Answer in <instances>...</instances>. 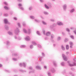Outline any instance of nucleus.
Here are the masks:
<instances>
[{"label": "nucleus", "instance_id": "1", "mask_svg": "<svg viewBox=\"0 0 76 76\" xmlns=\"http://www.w3.org/2000/svg\"><path fill=\"white\" fill-rule=\"evenodd\" d=\"M16 35H18L20 32L19 29L18 28H16L14 31Z\"/></svg>", "mask_w": 76, "mask_h": 76}, {"label": "nucleus", "instance_id": "2", "mask_svg": "<svg viewBox=\"0 0 76 76\" xmlns=\"http://www.w3.org/2000/svg\"><path fill=\"white\" fill-rule=\"evenodd\" d=\"M67 62L69 64V66H76V64L75 62H74L73 64H72L70 63V61H68Z\"/></svg>", "mask_w": 76, "mask_h": 76}, {"label": "nucleus", "instance_id": "3", "mask_svg": "<svg viewBox=\"0 0 76 76\" xmlns=\"http://www.w3.org/2000/svg\"><path fill=\"white\" fill-rule=\"evenodd\" d=\"M62 57H63V59L65 61H67V57L64 54H62Z\"/></svg>", "mask_w": 76, "mask_h": 76}, {"label": "nucleus", "instance_id": "4", "mask_svg": "<svg viewBox=\"0 0 76 76\" xmlns=\"http://www.w3.org/2000/svg\"><path fill=\"white\" fill-rule=\"evenodd\" d=\"M25 39L26 41H29L31 40V38L29 36H27L25 38Z\"/></svg>", "mask_w": 76, "mask_h": 76}, {"label": "nucleus", "instance_id": "5", "mask_svg": "<svg viewBox=\"0 0 76 76\" xmlns=\"http://www.w3.org/2000/svg\"><path fill=\"white\" fill-rule=\"evenodd\" d=\"M23 66L24 67H25V66H26V64L24 63H20V66H23Z\"/></svg>", "mask_w": 76, "mask_h": 76}, {"label": "nucleus", "instance_id": "6", "mask_svg": "<svg viewBox=\"0 0 76 76\" xmlns=\"http://www.w3.org/2000/svg\"><path fill=\"white\" fill-rule=\"evenodd\" d=\"M4 23H9L8 22V20L7 19H5L4 20Z\"/></svg>", "mask_w": 76, "mask_h": 76}, {"label": "nucleus", "instance_id": "7", "mask_svg": "<svg viewBox=\"0 0 76 76\" xmlns=\"http://www.w3.org/2000/svg\"><path fill=\"white\" fill-rule=\"evenodd\" d=\"M46 36H50L51 35V33L50 32H48L46 34Z\"/></svg>", "mask_w": 76, "mask_h": 76}, {"label": "nucleus", "instance_id": "8", "mask_svg": "<svg viewBox=\"0 0 76 76\" xmlns=\"http://www.w3.org/2000/svg\"><path fill=\"white\" fill-rule=\"evenodd\" d=\"M51 71L52 73H55V72H56V70L54 68H52Z\"/></svg>", "mask_w": 76, "mask_h": 76}, {"label": "nucleus", "instance_id": "9", "mask_svg": "<svg viewBox=\"0 0 76 76\" xmlns=\"http://www.w3.org/2000/svg\"><path fill=\"white\" fill-rule=\"evenodd\" d=\"M57 24H58V25H63V23L61 22H58L57 23Z\"/></svg>", "mask_w": 76, "mask_h": 76}, {"label": "nucleus", "instance_id": "10", "mask_svg": "<svg viewBox=\"0 0 76 76\" xmlns=\"http://www.w3.org/2000/svg\"><path fill=\"white\" fill-rule=\"evenodd\" d=\"M35 68L37 70H41V67H36Z\"/></svg>", "mask_w": 76, "mask_h": 76}, {"label": "nucleus", "instance_id": "11", "mask_svg": "<svg viewBox=\"0 0 76 76\" xmlns=\"http://www.w3.org/2000/svg\"><path fill=\"white\" fill-rule=\"evenodd\" d=\"M63 8L64 10H66V8H67V6H66V5H64Z\"/></svg>", "mask_w": 76, "mask_h": 76}, {"label": "nucleus", "instance_id": "12", "mask_svg": "<svg viewBox=\"0 0 76 76\" xmlns=\"http://www.w3.org/2000/svg\"><path fill=\"white\" fill-rule=\"evenodd\" d=\"M4 8L6 10H9V7L7 6H5Z\"/></svg>", "mask_w": 76, "mask_h": 76}, {"label": "nucleus", "instance_id": "13", "mask_svg": "<svg viewBox=\"0 0 76 76\" xmlns=\"http://www.w3.org/2000/svg\"><path fill=\"white\" fill-rule=\"evenodd\" d=\"M8 34H9L10 35H12L13 33L11 31H9L8 32Z\"/></svg>", "mask_w": 76, "mask_h": 76}, {"label": "nucleus", "instance_id": "14", "mask_svg": "<svg viewBox=\"0 0 76 76\" xmlns=\"http://www.w3.org/2000/svg\"><path fill=\"white\" fill-rule=\"evenodd\" d=\"M5 28L6 30H9V27L7 26V25L5 26Z\"/></svg>", "mask_w": 76, "mask_h": 76}, {"label": "nucleus", "instance_id": "15", "mask_svg": "<svg viewBox=\"0 0 76 76\" xmlns=\"http://www.w3.org/2000/svg\"><path fill=\"white\" fill-rule=\"evenodd\" d=\"M45 7H46V9H49V7H48V6H47V5H46V4H45Z\"/></svg>", "mask_w": 76, "mask_h": 76}, {"label": "nucleus", "instance_id": "16", "mask_svg": "<svg viewBox=\"0 0 76 76\" xmlns=\"http://www.w3.org/2000/svg\"><path fill=\"white\" fill-rule=\"evenodd\" d=\"M51 38L52 39H53L54 38V35L53 34H52L51 36Z\"/></svg>", "mask_w": 76, "mask_h": 76}, {"label": "nucleus", "instance_id": "17", "mask_svg": "<svg viewBox=\"0 0 76 76\" xmlns=\"http://www.w3.org/2000/svg\"><path fill=\"white\" fill-rule=\"evenodd\" d=\"M69 41V39L67 38H66L64 40V41L65 42H67V41Z\"/></svg>", "mask_w": 76, "mask_h": 76}, {"label": "nucleus", "instance_id": "18", "mask_svg": "<svg viewBox=\"0 0 76 76\" xmlns=\"http://www.w3.org/2000/svg\"><path fill=\"white\" fill-rule=\"evenodd\" d=\"M62 49L63 50H65V48H64L63 45H61Z\"/></svg>", "mask_w": 76, "mask_h": 76}, {"label": "nucleus", "instance_id": "19", "mask_svg": "<svg viewBox=\"0 0 76 76\" xmlns=\"http://www.w3.org/2000/svg\"><path fill=\"white\" fill-rule=\"evenodd\" d=\"M23 31H24V33H27V31H26V29L24 28L23 29Z\"/></svg>", "mask_w": 76, "mask_h": 76}, {"label": "nucleus", "instance_id": "20", "mask_svg": "<svg viewBox=\"0 0 76 76\" xmlns=\"http://www.w3.org/2000/svg\"><path fill=\"white\" fill-rule=\"evenodd\" d=\"M32 44H33V45H37V43H36L34 41L32 42Z\"/></svg>", "mask_w": 76, "mask_h": 76}, {"label": "nucleus", "instance_id": "21", "mask_svg": "<svg viewBox=\"0 0 76 76\" xmlns=\"http://www.w3.org/2000/svg\"><path fill=\"white\" fill-rule=\"evenodd\" d=\"M48 76H51V73H50V72H48Z\"/></svg>", "mask_w": 76, "mask_h": 76}, {"label": "nucleus", "instance_id": "22", "mask_svg": "<svg viewBox=\"0 0 76 76\" xmlns=\"http://www.w3.org/2000/svg\"><path fill=\"white\" fill-rule=\"evenodd\" d=\"M26 46L25 45H22L20 46V48H25Z\"/></svg>", "mask_w": 76, "mask_h": 76}, {"label": "nucleus", "instance_id": "23", "mask_svg": "<svg viewBox=\"0 0 76 76\" xmlns=\"http://www.w3.org/2000/svg\"><path fill=\"white\" fill-rule=\"evenodd\" d=\"M53 64L55 66H57V64L56 63V61H53Z\"/></svg>", "mask_w": 76, "mask_h": 76}, {"label": "nucleus", "instance_id": "24", "mask_svg": "<svg viewBox=\"0 0 76 76\" xmlns=\"http://www.w3.org/2000/svg\"><path fill=\"white\" fill-rule=\"evenodd\" d=\"M69 44L71 45H73V43L72 42H69Z\"/></svg>", "mask_w": 76, "mask_h": 76}, {"label": "nucleus", "instance_id": "25", "mask_svg": "<svg viewBox=\"0 0 76 76\" xmlns=\"http://www.w3.org/2000/svg\"><path fill=\"white\" fill-rule=\"evenodd\" d=\"M61 39V37H58V38L57 39V40L58 41H59V40H60Z\"/></svg>", "mask_w": 76, "mask_h": 76}, {"label": "nucleus", "instance_id": "26", "mask_svg": "<svg viewBox=\"0 0 76 76\" xmlns=\"http://www.w3.org/2000/svg\"><path fill=\"white\" fill-rule=\"evenodd\" d=\"M74 11H75V9H73L71 10L70 12V13H72V12H74Z\"/></svg>", "mask_w": 76, "mask_h": 76}, {"label": "nucleus", "instance_id": "27", "mask_svg": "<svg viewBox=\"0 0 76 76\" xmlns=\"http://www.w3.org/2000/svg\"><path fill=\"white\" fill-rule=\"evenodd\" d=\"M69 45H66V49L67 50H69Z\"/></svg>", "mask_w": 76, "mask_h": 76}, {"label": "nucleus", "instance_id": "28", "mask_svg": "<svg viewBox=\"0 0 76 76\" xmlns=\"http://www.w3.org/2000/svg\"><path fill=\"white\" fill-rule=\"evenodd\" d=\"M44 14H45V15H48V13L46 12H44Z\"/></svg>", "mask_w": 76, "mask_h": 76}, {"label": "nucleus", "instance_id": "29", "mask_svg": "<svg viewBox=\"0 0 76 76\" xmlns=\"http://www.w3.org/2000/svg\"><path fill=\"white\" fill-rule=\"evenodd\" d=\"M35 72V70H33L31 72H29V73H34Z\"/></svg>", "mask_w": 76, "mask_h": 76}, {"label": "nucleus", "instance_id": "30", "mask_svg": "<svg viewBox=\"0 0 76 76\" xmlns=\"http://www.w3.org/2000/svg\"><path fill=\"white\" fill-rule=\"evenodd\" d=\"M30 18L31 19H35V17L33 16H31Z\"/></svg>", "mask_w": 76, "mask_h": 76}, {"label": "nucleus", "instance_id": "31", "mask_svg": "<svg viewBox=\"0 0 76 76\" xmlns=\"http://www.w3.org/2000/svg\"><path fill=\"white\" fill-rule=\"evenodd\" d=\"M70 37L72 39H74V36H73L71 35Z\"/></svg>", "mask_w": 76, "mask_h": 76}, {"label": "nucleus", "instance_id": "32", "mask_svg": "<svg viewBox=\"0 0 76 76\" xmlns=\"http://www.w3.org/2000/svg\"><path fill=\"white\" fill-rule=\"evenodd\" d=\"M18 6L19 7H22V4H18Z\"/></svg>", "mask_w": 76, "mask_h": 76}, {"label": "nucleus", "instance_id": "33", "mask_svg": "<svg viewBox=\"0 0 76 76\" xmlns=\"http://www.w3.org/2000/svg\"><path fill=\"white\" fill-rule=\"evenodd\" d=\"M37 34L38 35H40L41 34L39 33V32L38 31H37Z\"/></svg>", "mask_w": 76, "mask_h": 76}, {"label": "nucleus", "instance_id": "34", "mask_svg": "<svg viewBox=\"0 0 76 76\" xmlns=\"http://www.w3.org/2000/svg\"><path fill=\"white\" fill-rule=\"evenodd\" d=\"M42 23L44 25H46L47 24V23L44 21H42Z\"/></svg>", "mask_w": 76, "mask_h": 76}, {"label": "nucleus", "instance_id": "35", "mask_svg": "<svg viewBox=\"0 0 76 76\" xmlns=\"http://www.w3.org/2000/svg\"><path fill=\"white\" fill-rule=\"evenodd\" d=\"M4 4H5L6 5V6H7V5H8V4H7V3L6 2H4Z\"/></svg>", "mask_w": 76, "mask_h": 76}, {"label": "nucleus", "instance_id": "36", "mask_svg": "<svg viewBox=\"0 0 76 76\" xmlns=\"http://www.w3.org/2000/svg\"><path fill=\"white\" fill-rule=\"evenodd\" d=\"M23 26H25V25H26V24L25 23V22H23Z\"/></svg>", "mask_w": 76, "mask_h": 76}, {"label": "nucleus", "instance_id": "37", "mask_svg": "<svg viewBox=\"0 0 76 76\" xmlns=\"http://www.w3.org/2000/svg\"><path fill=\"white\" fill-rule=\"evenodd\" d=\"M12 60L14 61H16L17 60V59L16 58H13Z\"/></svg>", "mask_w": 76, "mask_h": 76}, {"label": "nucleus", "instance_id": "38", "mask_svg": "<svg viewBox=\"0 0 76 76\" xmlns=\"http://www.w3.org/2000/svg\"><path fill=\"white\" fill-rule=\"evenodd\" d=\"M38 47H39V48H41V45H38Z\"/></svg>", "mask_w": 76, "mask_h": 76}, {"label": "nucleus", "instance_id": "39", "mask_svg": "<svg viewBox=\"0 0 76 76\" xmlns=\"http://www.w3.org/2000/svg\"><path fill=\"white\" fill-rule=\"evenodd\" d=\"M61 65H62V66H64V62H62L61 63Z\"/></svg>", "mask_w": 76, "mask_h": 76}, {"label": "nucleus", "instance_id": "40", "mask_svg": "<svg viewBox=\"0 0 76 76\" xmlns=\"http://www.w3.org/2000/svg\"><path fill=\"white\" fill-rule=\"evenodd\" d=\"M20 72H25V71L22 70V69L20 70Z\"/></svg>", "mask_w": 76, "mask_h": 76}, {"label": "nucleus", "instance_id": "41", "mask_svg": "<svg viewBox=\"0 0 76 76\" xmlns=\"http://www.w3.org/2000/svg\"><path fill=\"white\" fill-rule=\"evenodd\" d=\"M30 47L31 48H33V45H31L30 46Z\"/></svg>", "mask_w": 76, "mask_h": 76}, {"label": "nucleus", "instance_id": "42", "mask_svg": "<svg viewBox=\"0 0 76 76\" xmlns=\"http://www.w3.org/2000/svg\"><path fill=\"white\" fill-rule=\"evenodd\" d=\"M42 32H43V34L44 35H45V31L44 30H43L42 31Z\"/></svg>", "mask_w": 76, "mask_h": 76}, {"label": "nucleus", "instance_id": "43", "mask_svg": "<svg viewBox=\"0 0 76 76\" xmlns=\"http://www.w3.org/2000/svg\"><path fill=\"white\" fill-rule=\"evenodd\" d=\"M14 19L15 20H18V19H17V18L16 17H15L14 18Z\"/></svg>", "mask_w": 76, "mask_h": 76}, {"label": "nucleus", "instance_id": "44", "mask_svg": "<svg viewBox=\"0 0 76 76\" xmlns=\"http://www.w3.org/2000/svg\"><path fill=\"white\" fill-rule=\"evenodd\" d=\"M66 31H67L68 32H69L70 31V30H69V29L68 28H66Z\"/></svg>", "mask_w": 76, "mask_h": 76}, {"label": "nucleus", "instance_id": "45", "mask_svg": "<svg viewBox=\"0 0 76 76\" xmlns=\"http://www.w3.org/2000/svg\"><path fill=\"white\" fill-rule=\"evenodd\" d=\"M18 25L19 26V27H20V23H18Z\"/></svg>", "mask_w": 76, "mask_h": 76}, {"label": "nucleus", "instance_id": "46", "mask_svg": "<svg viewBox=\"0 0 76 76\" xmlns=\"http://www.w3.org/2000/svg\"><path fill=\"white\" fill-rule=\"evenodd\" d=\"M35 21H36V22H39V21L37 20H35Z\"/></svg>", "mask_w": 76, "mask_h": 76}, {"label": "nucleus", "instance_id": "47", "mask_svg": "<svg viewBox=\"0 0 76 76\" xmlns=\"http://www.w3.org/2000/svg\"><path fill=\"white\" fill-rule=\"evenodd\" d=\"M4 16H8V14H4Z\"/></svg>", "mask_w": 76, "mask_h": 76}, {"label": "nucleus", "instance_id": "48", "mask_svg": "<svg viewBox=\"0 0 76 76\" xmlns=\"http://www.w3.org/2000/svg\"><path fill=\"white\" fill-rule=\"evenodd\" d=\"M28 33H29V34H30V33H31V30H30V29L28 30Z\"/></svg>", "mask_w": 76, "mask_h": 76}, {"label": "nucleus", "instance_id": "49", "mask_svg": "<svg viewBox=\"0 0 76 76\" xmlns=\"http://www.w3.org/2000/svg\"><path fill=\"white\" fill-rule=\"evenodd\" d=\"M20 9H21V10H24V9L23 7H20Z\"/></svg>", "mask_w": 76, "mask_h": 76}, {"label": "nucleus", "instance_id": "50", "mask_svg": "<svg viewBox=\"0 0 76 76\" xmlns=\"http://www.w3.org/2000/svg\"><path fill=\"white\" fill-rule=\"evenodd\" d=\"M31 9H32V7H30L29 8V10H31Z\"/></svg>", "mask_w": 76, "mask_h": 76}, {"label": "nucleus", "instance_id": "51", "mask_svg": "<svg viewBox=\"0 0 76 76\" xmlns=\"http://www.w3.org/2000/svg\"><path fill=\"white\" fill-rule=\"evenodd\" d=\"M73 45H71L70 46V48H73Z\"/></svg>", "mask_w": 76, "mask_h": 76}, {"label": "nucleus", "instance_id": "52", "mask_svg": "<svg viewBox=\"0 0 76 76\" xmlns=\"http://www.w3.org/2000/svg\"><path fill=\"white\" fill-rule=\"evenodd\" d=\"M51 21H52V22H54V19H51L50 20Z\"/></svg>", "mask_w": 76, "mask_h": 76}, {"label": "nucleus", "instance_id": "53", "mask_svg": "<svg viewBox=\"0 0 76 76\" xmlns=\"http://www.w3.org/2000/svg\"><path fill=\"white\" fill-rule=\"evenodd\" d=\"M9 44V42L7 41V45H8V44Z\"/></svg>", "mask_w": 76, "mask_h": 76}, {"label": "nucleus", "instance_id": "54", "mask_svg": "<svg viewBox=\"0 0 76 76\" xmlns=\"http://www.w3.org/2000/svg\"><path fill=\"white\" fill-rule=\"evenodd\" d=\"M44 68L45 69H47V67H44Z\"/></svg>", "mask_w": 76, "mask_h": 76}, {"label": "nucleus", "instance_id": "55", "mask_svg": "<svg viewBox=\"0 0 76 76\" xmlns=\"http://www.w3.org/2000/svg\"><path fill=\"white\" fill-rule=\"evenodd\" d=\"M74 60L75 61H76V58H74Z\"/></svg>", "mask_w": 76, "mask_h": 76}, {"label": "nucleus", "instance_id": "56", "mask_svg": "<svg viewBox=\"0 0 76 76\" xmlns=\"http://www.w3.org/2000/svg\"><path fill=\"white\" fill-rule=\"evenodd\" d=\"M42 55L43 56H45V55H44V53H42Z\"/></svg>", "mask_w": 76, "mask_h": 76}, {"label": "nucleus", "instance_id": "57", "mask_svg": "<svg viewBox=\"0 0 76 76\" xmlns=\"http://www.w3.org/2000/svg\"><path fill=\"white\" fill-rule=\"evenodd\" d=\"M71 70H75L74 68H71Z\"/></svg>", "mask_w": 76, "mask_h": 76}, {"label": "nucleus", "instance_id": "58", "mask_svg": "<svg viewBox=\"0 0 76 76\" xmlns=\"http://www.w3.org/2000/svg\"><path fill=\"white\" fill-rule=\"evenodd\" d=\"M29 69H31L32 70V67H29Z\"/></svg>", "mask_w": 76, "mask_h": 76}, {"label": "nucleus", "instance_id": "59", "mask_svg": "<svg viewBox=\"0 0 76 76\" xmlns=\"http://www.w3.org/2000/svg\"><path fill=\"white\" fill-rule=\"evenodd\" d=\"M40 1L41 2H43L44 0H40Z\"/></svg>", "mask_w": 76, "mask_h": 76}, {"label": "nucleus", "instance_id": "60", "mask_svg": "<svg viewBox=\"0 0 76 76\" xmlns=\"http://www.w3.org/2000/svg\"><path fill=\"white\" fill-rule=\"evenodd\" d=\"M56 25L55 24H53V26H56Z\"/></svg>", "mask_w": 76, "mask_h": 76}, {"label": "nucleus", "instance_id": "61", "mask_svg": "<svg viewBox=\"0 0 76 76\" xmlns=\"http://www.w3.org/2000/svg\"><path fill=\"white\" fill-rule=\"evenodd\" d=\"M18 39H19V40H20V39H21V38H20V37H19Z\"/></svg>", "mask_w": 76, "mask_h": 76}, {"label": "nucleus", "instance_id": "62", "mask_svg": "<svg viewBox=\"0 0 76 76\" xmlns=\"http://www.w3.org/2000/svg\"><path fill=\"white\" fill-rule=\"evenodd\" d=\"M2 66H3L2 64H0V67H2Z\"/></svg>", "mask_w": 76, "mask_h": 76}, {"label": "nucleus", "instance_id": "63", "mask_svg": "<svg viewBox=\"0 0 76 76\" xmlns=\"http://www.w3.org/2000/svg\"><path fill=\"white\" fill-rule=\"evenodd\" d=\"M74 32L75 34H76V31L75 30V31H74Z\"/></svg>", "mask_w": 76, "mask_h": 76}, {"label": "nucleus", "instance_id": "64", "mask_svg": "<svg viewBox=\"0 0 76 76\" xmlns=\"http://www.w3.org/2000/svg\"><path fill=\"white\" fill-rule=\"evenodd\" d=\"M69 74H70L71 75H72V73L71 72H70L69 73Z\"/></svg>", "mask_w": 76, "mask_h": 76}]
</instances>
